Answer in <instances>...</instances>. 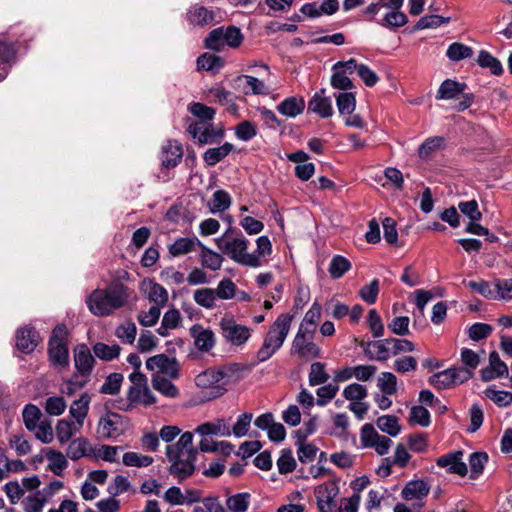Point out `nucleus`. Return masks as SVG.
Returning a JSON list of instances; mask_svg holds the SVG:
<instances>
[{
  "label": "nucleus",
  "instance_id": "1",
  "mask_svg": "<svg viewBox=\"0 0 512 512\" xmlns=\"http://www.w3.org/2000/svg\"><path fill=\"white\" fill-rule=\"evenodd\" d=\"M130 298L128 287L121 283L93 290L86 298L89 311L98 317L109 316L123 308Z\"/></svg>",
  "mask_w": 512,
  "mask_h": 512
},
{
  "label": "nucleus",
  "instance_id": "2",
  "mask_svg": "<svg viewBox=\"0 0 512 512\" xmlns=\"http://www.w3.org/2000/svg\"><path fill=\"white\" fill-rule=\"evenodd\" d=\"M217 248L232 261L247 267L257 268L263 265L259 257L249 253V241L241 234L229 228L220 237L214 239Z\"/></svg>",
  "mask_w": 512,
  "mask_h": 512
},
{
  "label": "nucleus",
  "instance_id": "3",
  "mask_svg": "<svg viewBox=\"0 0 512 512\" xmlns=\"http://www.w3.org/2000/svg\"><path fill=\"white\" fill-rule=\"evenodd\" d=\"M293 320V315L289 313L280 314L273 324L269 327L263 343L257 352L259 362H265L270 359L284 344Z\"/></svg>",
  "mask_w": 512,
  "mask_h": 512
},
{
  "label": "nucleus",
  "instance_id": "4",
  "mask_svg": "<svg viewBox=\"0 0 512 512\" xmlns=\"http://www.w3.org/2000/svg\"><path fill=\"white\" fill-rule=\"evenodd\" d=\"M244 376V367L239 363H229L208 369L197 377L198 385H209L223 394L228 387L239 382Z\"/></svg>",
  "mask_w": 512,
  "mask_h": 512
},
{
  "label": "nucleus",
  "instance_id": "5",
  "mask_svg": "<svg viewBox=\"0 0 512 512\" xmlns=\"http://www.w3.org/2000/svg\"><path fill=\"white\" fill-rule=\"evenodd\" d=\"M131 386L127 391L129 404L124 410H130L134 406H150L156 403V397L151 392L147 384V377L140 371H133L129 375Z\"/></svg>",
  "mask_w": 512,
  "mask_h": 512
},
{
  "label": "nucleus",
  "instance_id": "6",
  "mask_svg": "<svg viewBox=\"0 0 512 512\" xmlns=\"http://www.w3.org/2000/svg\"><path fill=\"white\" fill-rule=\"evenodd\" d=\"M242 41L243 35L240 29L235 26H229L226 29L220 27L212 30L206 38L205 44L211 50L222 51L225 46L237 48Z\"/></svg>",
  "mask_w": 512,
  "mask_h": 512
},
{
  "label": "nucleus",
  "instance_id": "7",
  "mask_svg": "<svg viewBox=\"0 0 512 512\" xmlns=\"http://www.w3.org/2000/svg\"><path fill=\"white\" fill-rule=\"evenodd\" d=\"M129 428V420L116 412L103 414L97 424V433L103 439L118 438Z\"/></svg>",
  "mask_w": 512,
  "mask_h": 512
},
{
  "label": "nucleus",
  "instance_id": "8",
  "mask_svg": "<svg viewBox=\"0 0 512 512\" xmlns=\"http://www.w3.org/2000/svg\"><path fill=\"white\" fill-rule=\"evenodd\" d=\"M222 338L231 346H243L251 337V329L237 323L232 317H223L219 322Z\"/></svg>",
  "mask_w": 512,
  "mask_h": 512
},
{
  "label": "nucleus",
  "instance_id": "9",
  "mask_svg": "<svg viewBox=\"0 0 512 512\" xmlns=\"http://www.w3.org/2000/svg\"><path fill=\"white\" fill-rule=\"evenodd\" d=\"M49 358L54 365L67 366L69 363V350L66 342V329L57 326L49 341Z\"/></svg>",
  "mask_w": 512,
  "mask_h": 512
},
{
  "label": "nucleus",
  "instance_id": "10",
  "mask_svg": "<svg viewBox=\"0 0 512 512\" xmlns=\"http://www.w3.org/2000/svg\"><path fill=\"white\" fill-rule=\"evenodd\" d=\"M360 442L363 448H372L380 456L386 455L393 443L390 438L379 434L370 423L361 427Z\"/></svg>",
  "mask_w": 512,
  "mask_h": 512
},
{
  "label": "nucleus",
  "instance_id": "11",
  "mask_svg": "<svg viewBox=\"0 0 512 512\" xmlns=\"http://www.w3.org/2000/svg\"><path fill=\"white\" fill-rule=\"evenodd\" d=\"M473 376L469 369L449 368L433 374L429 383L437 389H448L468 381Z\"/></svg>",
  "mask_w": 512,
  "mask_h": 512
},
{
  "label": "nucleus",
  "instance_id": "12",
  "mask_svg": "<svg viewBox=\"0 0 512 512\" xmlns=\"http://www.w3.org/2000/svg\"><path fill=\"white\" fill-rule=\"evenodd\" d=\"M310 331H297L291 346V354L300 358L312 359L320 357V348L313 342Z\"/></svg>",
  "mask_w": 512,
  "mask_h": 512
},
{
  "label": "nucleus",
  "instance_id": "13",
  "mask_svg": "<svg viewBox=\"0 0 512 512\" xmlns=\"http://www.w3.org/2000/svg\"><path fill=\"white\" fill-rule=\"evenodd\" d=\"M146 368L151 371L153 375L163 374L170 378H177L179 376V364L177 360L166 354H158L148 358Z\"/></svg>",
  "mask_w": 512,
  "mask_h": 512
},
{
  "label": "nucleus",
  "instance_id": "14",
  "mask_svg": "<svg viewBox=\"0 0 512 512\" xmlns=\"http://www.w3.org/2000/svg\"><path fill=\"white\" fill-rule=\"evenodd\" d=\"M339 493L336 482L328 481L315 488V497L320 512H333L334 500Z\"/></svg>",
  "mask_w": 512,
  "mask_h": 512
},
{
  "label": "nucleus",
  "instance_id": "15",
  "mask_svg": "<svg viewBox=\"0 0 512 512\" xmlns=\"http://www.w3.org/2000/svg\"><path fill=\"white\" fill-rule=\"evenodd\" d=\"M188 132L193 138L197 139L200 144H212L224 135L223 130L215 129L213 124L206 122L192 123L188 127Z\"/></svg>",
  "mask_w": 512,
  "mask_h": 512
},
{
  "label": "nucleus",
  "instance_id": "16",
  "mask_svg": "<svg viewBox=\"0 0 512 512\" xmlns=\"http://www.w3.org/2000/svg\"><path fill=\"white\" fill-rule=\"evenodd\" d=\"M192 454H198V451L193 446V434L191 432H184L177 442L166 447L167 458L189 457Z\"/></svg>",
  "mask_w": 512,
  "mask_h": 512
},
{
  "label": "nucleus",
  "instance_id": "17",
  "mask_svg": "<svg viewBox=\"0 0 512 512\" xmlns=\"http://www.w3.org/2000/svg\"><path fill=\"white\" fill-rule=\"evenodd\" d=\"M196 457L197 454L189 455V457L168 458L171 464L170 474L180 481L190 477L195 471Z\"/></svg>",
  "mask_w": 512,
  "mask_h": 512
},
{
  "label": "nucleus",
  "instance_id": "18",
  "mask_svg": "<svg viewBox=\"0 0 512 512\" xmlns=\"http://www.w3.org/2000/svg\"><path fill=\"white\" fill-rule=\"evenodd\" d=\"M190 335L196 348L202 352L210 351L216 344L214 332L202 325L196 324L190 328Z\"/></svg>",
  "mask_w": 512,
  "mask_h": 512
},
{
  "label": "nucleus",
  "instance_id": "19",
  "mask_svg": "<svg viewBox=\"0 0 512 512\" xmlns=\"http://www.w3.org/2000/svg\"><path fill=\"white\" fill-rule=\"evenodd\" d=\"M141 291L153 302L157 307L165 306L168 301V292L160 284L154 282L151 279H144L140 284Z\"/></svg>",
  "mask_w": 512,
  "mask_h": 512
},
{
  "label": "nucleus",
  "instance_id": "20",
  "mask_svg": "<svg viewBox=\"0 0 512 512\" xmlns=\"http://www.w3.org/2000/svg\"><path fill=\"white\" fill-rule=\"evenodd\" d=\"M74 365L80 375H89L92 372L95 360L90 349L85 344H79L74 348Z\"/></svg>",
  "mask_w": 512,
  "mask_h": 512
},
{
  "label": "nucleus",
  "instance_id": "21",
  "mask_svg": "<svg viewBox=\"0 0 512 512\" xmlns=\"http://www.w3.org/2000/svg\"><path fill=\"white\" fill-rule=\"evenodd\" d=\"M238 87L244 94L267 95L269 94V86L266 80H260L250 75H241L236 79Z\"/></svg>",
  "mask_w": 512,
  "mask_h": 512
},
{
  "label": "nucleus",
  "instance_id": "22",
  "mask_svg": "<svg viewBox=\"0 0 512 512\" xmlns=\"http://www.w3.org/2000/svg\"><path fill=\"white\" fill-rule=\"evenodd\" d=\"M507 375L508 367L506 363L500 359L496 351H492L489 355V365L481 371L482 380L491 381Z\"/></svg>",
  "mask_w": 512,
  "mask_h": 512
},
{
  "label": "nucleus",
  "instance_id": "23",
  "mask_svg": "<svg viewBox=\"0 0 512 512\" xmlns=\"http://www.w3.org/2000/svg\"><path fill=\"white\" fill-rule=\"evenodd\" d=\"M463 453L461 451L450 453L439 457L436 464L439 467L446 468L449 473L465 476L467 473V466L462 461Z\"/></svg>",
  "mask_w": 512,
  "mask_h": 512
},
{
  "label": "nucleus",
  "instance_id": "24",
  "mask_svg": "<svg viewBox=\"0 0 512 512\" xmlns=\"http://www.w3.org/2000/svg\"><path fill=\"white\" fill-rule=\"evenodd\" d=\"M42 453L48 462L47 469L56 476H63L68 467L66 456L61 451L52 448L43 449Z\"/></svg>",
  "mask_w": 512,
  "mask_h": 512
},
{
  "label": "nucleus",
  "instance_id": "25",
  "mask_svg": "<svg viewBox=\"0 0 512 512\" xmlns=\"http://www.w3.org/2000/svg\"><path fill=\"white\" fill-rule=\"evenodd\" d=\"M308 109L322 118H328L333 114L331 98L325 95V90L316 92L308 103Z\"/></svg>",
  "mask_w": 512,
  "mask_h": 512
},
{
  "label": "nucleus",
  "instance_id": "26",
  "mask_svg": "<svg viewBox=\"0 0 512 512\" xmlns=\"http://www.w3.org/2000/svg\"><path fill=\"white\" fill-rule=\"evenodd\" d=\"M83 425L71 419H60L55 427V434L58 442L64 445L81 431Z\"/></svg>",
  "mask_w": 512,
  "mask_h": 512
},
{
  "label": "nucleus",
  "instance_id": "27",
  "mask_svg": "<svg viewBox=\"0 0 512 512\" xmlns=\"http://www.w3.org/2000/svg\"><path fill=\"white\" fill-rule=\"evenodd\" d=\"M202 242L197 237H180L169 245V254L173 257H179L191 253L200 248Z\"/></svg>",
  "mask_w": 512,
  "mask_h": 512
},
{
  "label": "nucleus",
  "instance_id": "28",
  "mask_svg": "<svg viewBox=\"0 0 512 512\" xmlns=\"http://www.w3.org/2000/svg\"><path fill=\"white\" fill-rule=\"evenodd\" d=\"M183 149L177 141H168L161 152V161L166 168L175 167L182 159Z\"/></svg>",
  "mask_w": 512,
  "mask_h": 512
},
{
  "label": "nucleus",
  "instance_id": "29",
  "mask_svg": "<svg viewBox=\"0 0 512 512\" xmlns=\"http://www.w3.org/2000/svg\"><path fill=\"white\" fill-rule=\"evenodd\" d=\"M39 343V335L32 328H21L17 332L16 345L24 353H31Z\"/></svg>",
  "mask_w": 512,
  "mask_h": 512
},
{
  "label": "nucleus",
  "instance_id": "30",
  "mask_svg": "<svg viewBox=\"0 0 512 512\" xmlns=\"http://www.w3.org/2000/svg\"><path fill=\"white\" fill-rule=\"evenodd\" d=\"M93 446L84 437H78L69 443L66 455L71 460H79L83 457H92Z\"/></svg>",
  "mask_w": 512,
  "mask_h": 512
},
{
  "label": "nucleus",
  "instance_id": "31",
  "mask_svg": "<svg viewBox=\"0 0 512 512\" xmlns=\"http://www.w3.org/2000/svg\"><path fill=\"white\" fill-rule=\"evenodd\" d=\"M195 431L201 436L219 435L222 437H229L231 435L230 426L224 419H217L214 422L203 423L197 426Z\"/></svg>",
  "mask_w": 512,
  "mask_h": 512
},
{
  "label": "nucleus",
  "instance_id": "32",
  "mask_svg": "<svg viewBox=\"0 0 512 512\" xmlns=\"http://www.w3.org/2000/svg\"><path fill=\"white\" fill-rule=\"evenodd\" d=\"M388 338L383 340L368 342L364 353L372 360L387 361L391 356L389 352Z\"/></svg>",
  "mask_w": 512,
  "mask_h": 512
},
{
  "label": "nucleus",
  "instance_id": "33",
  "mask_svg": "<svg viewBox=\"0 0 512 512\" xmlns=\"http://www.w3.org/2000/svg\"><path fill=\"white\" fill-rule=\"evenodd\" d=\"M91 397L88 393H83L79 399L72 402L69 413L74 421L84 425L85 418L89 412Z\"/></svg>",
  "mask_w": 512,
  "mask_h": 512
},
{
  "label": "nucleus",
  "instance_id": "34",
  "mask_svg": "<svg viewBox=\"0 0 512 512\" xmlns=\"http://www.w3.org/2000/svg\"><path fill=\"white\" fill-rule=\"evenodd\" d=\"M429 490V486L423 480H415L408 482L401 494L405 500L410 501L426 497Z\"/></svg>",
  "mask_w": 512,
  "mask_h": 512
},
{
  "label": "nucleus",
  "instance_id": "35",
  "mask_svg": "<svg viewBox=\"0 0 512 512\" xmlns=\"http://www.w3.org/2000/svg\"><path fill=\"white\" fill-rule=\"evenodd\" d=\"M200 249L199 259L203 268L217 271L222 267L224 258L220 253L209 249L203 243Z\"/></svg>",
  "mask_w": 512,
  "mask_h": 512
},
{
  "label": "nucleus",
  "instance_id": "36",
  "mask_svg": "<svg viewBox=\"0 0 512 512\" xmlns=\"http://www.w3.org/2000/svg\"><path fill=\"white\" fill-rule=\"evenodd\" d=\"M15 55V49L11 42L0 37V81L8 74L9 63Z\"/></svg>",
  "mask_w": 512,
  "mask_h": 512
},
{
  "label": "nucleus",
  "instance_id": "37",
  "mask_svg": "<svg viewBox=\"0 0 512 512\" xmlns=\"http://www.w3.org/2000/svg\"><path fill=\"white\" fill-rule=\"evenodd\" d=\"M250 502V493L241 492L228 496L226 498L225 505L229 512H247Z\"/></svg>",
  "mask_w": 512,
  "mask_h": 512
},
{
  "label": "nucleus",
  "instance_id": "38",
  "mask_svg": "<svg viewBox=\"0 0 512 512\" xmlns=\"http://www.w3.org/2000/svg\"><path fill=\"white\" fill-rule=\"evenodd\" d=\"M305 108V102L302 98L289 97L278 104L277 110L284 116L296 117L301 114Z\"/></svg>",
  "mask_w": 512,
  "mask_h": 512
},
{
  "label": "nucleus",
  "instance_id": "39",
  "mask_svg": "<svg viewBox=\"0 0 512 512\" xmlns=\"http://www.w3.org/2000/svg\"><path fill=\"white\" fill-rule=\"evenodd\" d=\"M187 19L192 25L205 26L214 19L213 11L203 6H193L187 13Z\"/></svg>",
  "mask_w": 512,
  "mask_h": 512
},
{
  "label": "nucleus",
  "instance_id": "40",
  "mask_svg": "<svg viewBox=\"0 0 512 512\" xmlns=\"http://www.w3.org/2000/svg\"><path fill=\"white\" fill-rule=\"evenodd\" d=\"M465 88V84L447 79L440 85L436 98L445 100L457 98Z\"/></svg>",
  "mask_w": 512,
  "mask_h": 512
},
{
  "label": "nucleus",
  "instance_id": "41",
  "mask_svg": "<svg viewBox=\"0 0 512 512\" xmlns=\"http://www.w3.org/2000/svg\"><path fill=\"white\" fill-rule=\"evenodd\" d=\"M477 63L480 67L489 69L495 76H500L504 72L501 62L486 50L479 52Z\"/></svg>",
  "mask_w": 512,
  "mask_h": 512
},
{
  "label": "nucleus",
  "instance_id": "42",
  "mask_svg": "<svg viewBox=\"0 0 512 512\" xmlns=\"http://www.w3.org/2000/svg\"><path fill=\"white\" fill-rule=\"evenodd\" d=\"M321 317V306L318 303H313L310 309L305 313V316L299 326V331H310L314 334L316 330V323Z\"/></svg>",
  "mask_w": 512,
  "mask_h": 512
},
{
  "label": "nucleus",
  "instance_id": "43",
  "mask_svg": "<svg viewBox=\"0 0 512 512\" xmlns=\"http://www.w3.org/2000/svg\"><path fill=\"white\" fill-rule=\"evenodd\" d=\"M232 149L233 145L229 142H226L219 147L208 149L204 153L203 159L207 165L214 166L223 160L232 151Z\"/></svg>",
  "mask_w": 512,
  "mask_h": 512
},
{
  "label": "nucleus",
  "instance_id": "44",
  "mask_svg": "<svg viewBox=\"0 0 512 512\" xmlns=\"http://www.w3.org/2000/svg\"><path fill=\"white\" fill-rule=\"evenodd\" d=\"M408 22V18L401 10L387 9L383 18L378 23L388 28H399Z\"/></svg>",
  "mask_w": 512,
  "mask_h": 512
},
{
  "label": "nucleus",
  "instance_id": "45",
  "mask_svg": "<svg viewBox=\"0 0 512 512\" xmlns=\"http://www.w3.org/2000/svg\"><path fill=\"white\" fill-rule=\"evenodd\" d=\"M152 386L156 391L168 398H175L179 394L178 388L161 375H153Z\"/></svg>",
  "mask_w": 512,
  "mask_h": 512
},
{
  "label": "nucleus",
  "instance_id": "46",
  "mask_svg": "<svg viewBox=\"0 0 512 512\" xmlns=\"http://www.w3.org/2000/svg\"><path fill=\"white\" fill-rule=\"evenodd\" d=\"M377 427L391 437H396L401 432L399 420L393 415H382L376 421Z\"/></svg>",
  "mask_w": 512,
  "mask_h": 512
},
{
  "label": "nucleus",
  "instance_id": "47",
  "mask_svg": "<svg viewBox=\"0 0 512 512\" xmlns=\"http://www.w3.org/2000/svg\"><path fill=\"white\" fill-rule=\"evenodd\" d=\"M231 205V197L229 193L224 190H217L212 195V199L208 203L210 212L217 213L223 212Z\"/></svg>",
  "mask_w": 512,
  "mask_h": 512
},
{
  "label": "nucleus",
  "instance_id": "48",
  "mask_svg": "<svg viewBox=\"0 0 512 512\" xmlns=\"http://www.w3.org/2000/svg\"><path fill=\"white\" fill-rule=\"evenodd\" d=\"M444 146V138L434 136L427 138L419 147L418 155L422 159L431 157L435 152Z\"/></svg>",
  "mask_w": 512,
  "mask_h": 512
},
{
  "label": "nucleus",
  "instance_id": "49",
  "mask_svg": "<svg viewBox=\"0 0 512 512\" xmlns=\"http://www.w3.org/2000/svg\"><path fill=\"white\" fill-rule=\"evenodd\" d=\"M46 503V497L41 491L32 492L22 502L25 512H42Z\"/></svg>",
  "mask_w": 512,
  "mask_h": 512
},
{
  "label": "nucleus",
  "instance_id": "50",
  "mask_svg": "<svg viewBox=\"0 0 512 512\" xmlns=\"http://www.w3.org/2000/svg\"><path fill=\"white\" fill-rule=\"evenodd\" d=\"M22 417L27 430L35 431L40 423L41 411L36 405L28 404L23 409Z\"/></svg>",
  "mask_w": 512,
  "mask_h": 512
},
{
  "label": "nucleus",
  "instance_id": "51",
  "mask_svg": "<svg viewBox=\"0 0 512 512\" xmlns=\"http://www.w3.org/2000/svg\"><path fill=\"white\" fill-rule=\"evenodd\" d=\"M351 268V262L340 255H336L332 258L329 264V274L333 279L341 278Z\"/></svg>",
  "mask_w": 512,
  "mask_h": 512
},
{
  "label": "nucleus",
  "instance_id": "52",
  "mask_svg": "<svg viewBox=\"0 0 512 512\" xmlns=\"http://www.w3.org/2000/svg\"><path fill=\"white\" fill-rule=\"evenodd\" d=\"M193 299L199 306L211 309L215 306L217 297L214 293V289L201 288L194 291Z\"/></svg>",
  "mask_w": 512,
  "mask_h": 512
},
{
  "label": "nucleus",
  "instance_id": "53",
  "mask_svg": "<svg viewBox=\"0 0 512 512\" xmlns=\"http://www.w3.org/2000/svg\"><path fill=\"white\" fill-rule=\"evenodd\" d=\"M94 354L101 360L111 361L120 354V346L117 344L107 345L105 343H96L93 347Z\"/></svg>",
  "mask_w": 512,
  "mask_h": 512
},
{
  "label": "nucleus",
  "instance_id": "54",
  "mask_svg": "<svg viewBox=\"0 0 512 512\" xmlns=\"http://www.w3.org/2000/svg\"><path fill=\"white\" fill-rule=\"evenodd\" d=\"M277 468L280 474H288L295 470L296 460L290 449H282L279 458L277 459Z\"/></svg>",
  "mask_w": 512,
  "mask_h": 512
},
{
  "label": "nucleus",
  "instance_id": "55",
  "mask_svg": "<svg viewBox=\"0 0 512 512\" xmlns=\"http://www.w3.org/2000/svg\"><path fill=\"white\" fill-rule=\"evenodd\" d=\"M472 55V48L459 42H454L449 45L446 51V56L452 61H460L462 59L469 58Z\"/></svg>",
  "mask_w": 512,
  "mask_h": 512
},
{
  "label": "nucleus",
  "instance_id": "56",
  "mask_svg": "<svg viewBox=\"0 0 512 512\" xmlns=\"http://www.w3.org/2000/svg\"><path fill=\"white\" fill-rule=\"evenodd\" d=\"M222 66V59L213 54L204 53L197 59V68L199 70L218 71Z\"/></svg>",
  "mask_w": 512,
  "mask_h": 512
},
{
  "label": "nucleus",
  "instance_id": "57",
  "mask_svg": "<svg viewBox=\"0 0 512 512\" xmlns=\"http://www.w3.org/2000/svg\"><path fill=\"white\" fill-rule=\"evenodd\" d=\"M338 111L341 115L352 114L356 107V99L353 93L343 92L336 96Z\"/></svg>",
  "mask_w": 512,
  "mask_h": 512
},
{
  "label": "nucleus",
  "instance_id": "58",
  "mask_svg": "<svg viewBox=\"0 0 512 512\" xmlns=\"http://www.w3.org/2000/svg\"><path fill=\"white\" fill-rule=\"evenodd\" d=\"M45 412L50 416H60L67 408V403L62 396H51L46 399Z\"/></svg>",
  "mask_w": 512,
  "mask_h": 512
},
{
  "label": "nucleus",
  "instance_id": "59",
  "mask_svg": "<svg viewBox=\"0 0 512 512\" xmlns=\"http://www.w3.org/2000/svg\"><path fill=\"white\" fill-rule=\"evenodd\" d=\"M9 446L15 450L19 456L27 455L31 451L29 441L21 433L11 434L9 436Z\"/></svg>",
  "mask_w": 512,
  "mask_h": 512
},
{
  "label": "nucleus",
  "instance_id": "60",
  "mask_svg": "<svg viewBox=\"0 0 512 512\" xmlns=\"http://www.w3.org/2000/svg\"><path fill=\"white\" fill-rule=\"evenodd\" d=\"M378 387L383 394L393 395L397 391V378L390 372H383L378 378Z\"/></svg>",
  "mask_w": 512,
  "mask_h": 512
},
{
  "label": "nucleus",
  "instance_id": "61",
  "mask_svg": "<svg viewBox=\"0 0 512 512\" xmlns=\"http://www.w3.org/2000/svg\"><path fill=\"white\" fill-rule=\"evenodd\" d=\"M123 463L130 467H147L153 463V458L137 452H127L123 455Z\"/></svg>",
  "mask_w": 512,
  "mask_h": 512
},
{
  "label": "nucleus",
  "instance_id": "62",
  "mask_svg": "<svg viewBox=\"0 0 512 512\" xmlns=\"http://www.w3.org/2000/svg\"><path fill=\"white\" fill-rule=\"evenodd\" d=\"M388 344L390 356L412 352L415 348L414 344L407 339L388 338Z\"/></svg>",
  "mask_w": 512,
  "mask_h": 512
},
{
  "label": "nucleus",
  "instance_id": "63",
  "mask_svg": "<svg viewBox=\"0 0 512 512\" xmlns=\"http://www.w3.org/2000/svg\"><path fill=\"white\" fill-rule=\"evenodd\" d=\"M122 382H123L122 374L112 373L106 378L100 391L104 394L115 395L120 391Z\"/></svg>",
  "mask_w": 512,
  "mask_h": 512
},
{
  "label": "nucleus",
  "instance_id": "64",
  "mask_svg": "<svg viewBox=\"0 0 512 512\" xmlns=\"http://www.w3.org/2000/svg\"><path fill=\"white\" fill-rule=\"evenodd\" d=\"M136 333H137L136 325L131 321H127V322L121 324L120 326H118L116 329V332H115L116 336L119 339H121L123 342L129 343V344H132L135 341Z\"/></svg>",
  "mask_w": 512,
  "mask_h": 512
}]
</instances>
